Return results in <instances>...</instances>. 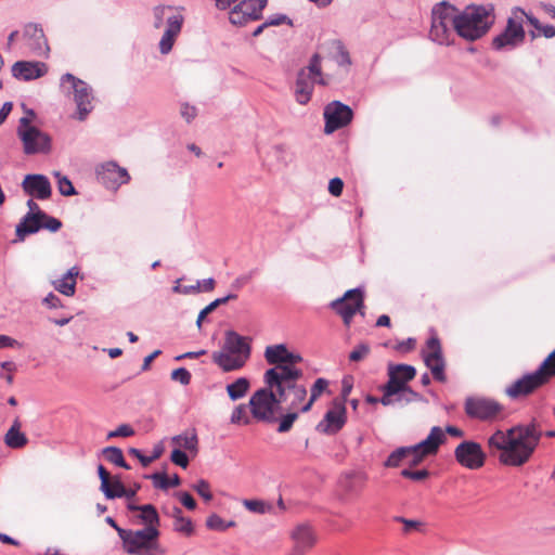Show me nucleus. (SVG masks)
<instances>
[{"label": "nucleus", "instance_id": "1", "mask_svg": "<svg viewBox=\"0 0 555 555\" xmlns=\"http://www.w3.org/2000/svg\"><path fill=\"white\" fill-rule=\"evenodd\" d=\"M542 436V429L533 420L505 430L496 429L488 437L487 449L502 465L521 467L533 456Z\"/></svg>", "mask_w": 555, "mask_h": 555}, {"label": "nucleus", "instance_id": "2", "mask_svg": "<svg viewBox=\"0 0 555 555\" xmlns=\"http://www.w3.org/2000/svg\"><path fill=\"white\" fill-rule=\"evenodd\" d=\"M456 35L467 41H476L483 37L494 24V5L487 3L470 4L463 10L456 8Z\"/></svg>", "mask_w": 555, "mask_h": 555}, {"label": "nucleus", "instance_id": "3", "mask_svg": "<svg viewBox=\"0 0 555 555\" xmlns=\"http://www.w3.org/2000/svg\"><path fill=\"white\" fill-rule=\"evenodd\" d=\"M250 357V345L246 337L234 331L225 332L220 350L211 353V359L223 372L241 370Z\"/></svg>", "mask_w": 555, "mask_h": 555}, {"label": "nucleus", "instance_id": "4", "mask_svg": "<svg viewBox=\"0 0 555 555\" xmlns=\"http://www.w3.org/2000/svg\"><path fill=\"white\" fill-rule=\"evenodd\" d=\"M184 9L182 7L156 5L153 8V27L160 29L165 27L163 36L158 42L159 52L167 55L173 48V44L182 30L184 24Z\"/></svg>", "mask_w": 555, "mask_h": 555}, {"label": "nucleus", "instance_id": "5", "mask_svg": "<svg viewBox=\"0 0 555 555\" xmlns=\"http://www.w3.org/2000/svg\"><path fill=\"white\" fill-rule=\"evenodd\" d=\"M159 530L153 527L119 530L124 551L130 555H163L165 551L159 544Z\"/></svg>", "mask_w": 555, "mask_h": 555}, {"label": "nucleus", "instance_id": "6", "mask_svg": "<svg viewBox=\"0 0 555 555\" xmlns=\"http://www.w3.org/2000/svg\"><path fill=\"white\" fill-rule=\"evenodd\" d=\"M456 23V7L446 1L435 4L431 9L429 38L441 46L453 43Z\"/></svg>", "mask_w": 555, "mask_h": 555}, {"label": "nucleus", "instance_id": "7", "mask_svg": "<svg viewBox=\"0 0 555 555\" xmlns=\"http://www.w3.org/2000/svg\"><path fill=\"white\" fill-rule=\"evenodd\" d=\"M60 87L64 94L73 95V100L77 106V119L83 121L94 108L92 88L86 81L69 73L61 77Z\"/></svg>", "mask_w": 555, "mask_h": 555}, {"label": "nucleus", "instance_id": "8", "mask_svg": "<svg viewBox=\"0 0 555 555\" xmlns=\"http://www.w3.org/2000/svg\"><path fill=\"white\" fill-rule=\"evenodd\" d=\"M280 395L270 386L256 390L249 399L248 405L253 417L260 422L274 423L281 410Z\"/></svg>", "mask_w": 555, "mask_h": 555}, {"label": "nucleus", "instance_id": "9", "mask_svg": "<svg viewBox=\"0 0 555 555\" xmlns=\"http://www.w3.org/2000/svg\"><path fill=\"white\" fill-rule=\"evenodd\" d=\"M317 82L325 85L321 72V56L318 53L311 56L309 65L300 69L297 75L295 98L299 104L305 105L310 101Z\"/></svg>", "mask_w": 555, "mask_h": 555}, {"label": "nucleus", "instance_id": "10", "mask_svg": "<svg viewBox=\"0 0 555 555\" xmlns=\"http://www.w3.org/2000/svg\"><path fill=\"white\" fill-rule=\"evenodd\" d=\"M17 135L23 142L26 155L47 154L51 151L50 135L33 126L29 117L20 119Z\"/></svg>", "mask_w": 555, "mask_h": 555}, {"label": "nucleus", "instance_id": "11", "mask_svg": "<svg viewBox=\"0 0 555 555\" xmlns=\"http://www.w3.org/2000/svg\"><path fill=\"white\" fill-rule=\"evenodd\" d=\"M522 14L525 11L515 8L512 16L507 20L505 29L492 39V47L498 51H511L521 44L525 40L522 26Z\"/></svg>", "mask_w": 555, "mask_h": 555}, {"label": "nucleus", "instance_id": "12", "mask_svg": "<svg viewBox=\"0 0 555 555\" xmlns=\"http://www.w3.org/2000/svg\"><path fill=\"white\" fill-rule=\"evenodd\" d=\"M551 378L547 372V362H542L537 371L529 373L512 383L505 390L512 399L526 397L543 386Z\"/></svg>", "mask_w": 555, "mask_h": 555}, {"label": "nucleus", "instance_id": "13", "mask_svg": "<svg viewBox=\"0 0 555 555\" xmlns=\"http://www.w3.org/2000/svg\"><path fill=\"white\" fill-rule=\"evenodd\" d=\"M464 410L470 418L490 422L501 414L503 405L490 398L468 397L465 400Z\"/></svg>", "mask_w": 555, "mask_h": 555}, {"label": "nucleus", "instance_id": "14", "mask_svg": "<svg viewBox=\"0 0 555 555\" xmlns=\"http://www.w3.org/2000/svg\"><path fill=\"white\" fill-rule=\"evenodd\" d=\"M95 177L98 182L109 191H117L122 184L130 181L127 169L113 160L99 164L95 167Z\"/></svg>", "mask_w": 555, "mask_h": 555}, {"label": "nucleus", "instance_id": "15", "mask_svg": "<svg viewBox=\"0 0 555 555\" xmlns=\"http://www.w3.org/2000/svg\"><path fill=\"white\" fill-rule=\"evenodd\" d=\"M302 377V371L285 363L275 365L266 371L263 382L267 386L275 388V390L283 395V389L289 385H294Z\"/></svg>", "mask_w": 555, "mask_h": 555}, {"label": "nucleus", "instance_id": "16", "mask_svg": "<svg viewBox=\"0 0 555 555\" xmlns=\"http://www.w3.org/2000/svg\"><path fill=\"white\" fill-rule=\"evenodd\" d=\"M363 306V292L358 287L347 291L343 297L331 302V308L343 318L347 326L350 325L354 314L361 311Z\"/></svg>", "mask_w": 555, "mask_h": 555}, {"label": "nucleus", "instance_id": "17", "mask_svg": "<svg viewBox=\"0 0 555 555\" xmlns=\"http://www.w3.org/2000/svg\"><path fill=\"white\" fill-rule=\"evenodd\" d=\"M455 460L460 465L468 469H478L483 466L486 453L478 442L465 440L454 451Z\"/></svg>", "mask_w": 555, "mask_h": 555}, {"label": "nucleus", "instance_id": "18", "mask_svg": "<svg viewBox=\"0 0 555 555\" xmlns=\"http://www.w3.org/2000/svg\"><path fill=\"white\" fill-rule=\"evenodd\" d=\"M347 422L346 405L343 400H333L332 406L317 425V430L325 435L337 434Z\"/></svg>", "mask_w": 555, "mask_h": 555}, {"label": "nucleus", "instance_id": "19", "mask_svg": "<svg viewBox=\"0 0 555 555\" xmlns=\"http://www.w3.org/2000/svg\"><path fill=\"white\" fill-rule=\"evenodd\" d=\"M324 132L330 134L347 126L352 119V109L339 101H333L324 108Z\"/></svg>", "mask_w": 555, "mask_h": 555}, {"label": "nucleus", "instance_id": "20", "mask_svg": "<svg viewBox=\"0 0 555 555\" xmlns=\"http://www.w3.org/2000/svg\"><path fill=\"white\" fill-rule=\"evenodd\" d=\"M264 9L259 0H242L230 12L229 20L233 25L243 26L251 21H257Z\"/></svg>", "mask_w": 555, "mask_h": 555}, {"label": "nucleus", "instance_id": "21", "mask_svg": "<svg viewBox=\"0 0 555 555\" xmlns=\"http://www.w3.org/2000/svg\"><path fill=\"white\" fill-rule=\"evenodd\" d=\"M25 47L35 56L48 57L50 47L43 29L37 24H28L23 31Z\"/></svg>", "mask_w": 555, "mask_h": 555}, {"label": "nucleus", "instance_id": "22", "mask_svg": "<svg viewBox=\"0 0 555 555\" xmlns=\"http://www.w3.org/2000/svg\"><path fill=\"white\" fill-rule=\"evenodd\" d=\"M424 361L436 380H446V364L442 357L441 345L437 337H431L427 340V352L424 353Z\"/></svg>", "mask_w": 555, "mask_h": 555}, {"label": "nucleus", "instance_id": "23", "mask_svg": "<svg viewBox=\"0 0 555 555\" xmlns=\"http://www.w3.org/2000/svg\"><path fill=\"white\" fill-rule=\"evenodd\" d=\"M48 73V66L43 62L18 61L12 66V75L24 81L34 80L44 76Z\"/></svg>", "mask_w": 555, "mask_h": 555}, {"label": "nucleus", "instance_id": "24", "mask_svg": "<svg viewBox=\"0 0 555 555\" xmlns=\"http://www.w3.org/2000/svg\"><path fill=\"white\" fill-rule=\"evenodd\" d=\"M280 395V401L285 402L287 409L297 410L302 413L308 411L304 410L305 402L308 400V391L302 384H292L283 389V395Z\"/></svg>", "mask_w": 555, "mask_h": 555}, {"label": "nucleus", "instance_id": "25", "mask_svg": "<svg viewBox=\"0 0 555 555\" xmlns=\"http://www.w3.org/2000/svg\"><path fill=\"white\" fill-rule=\"evenodd\" d=\"M22 186L26 194L38 199H47L51 196V183L43 175H27Z\"/></svg>", "mask_w": 555, "mask_h": 555}, {"label": "nucleus", "instance_id": "26", "mask_svg": "<svg viewBox=\"0 0 555 555\" xmlns=\"http://www.w3.org/2000/svg\"><path fill=\"white\" fill-rule=\"evenodd\" d=\"M446 439L447 436L443 429L439 426H434L427 438L414 444L413 449L420 450L423 454L435 455L439 447L446 442Z\"/></svg>", "mask_w": 555, "mask_h": 555}, {"label": "nucleus", "instance_id": "27", "mask_svg": "<svg viewBox=\"0 0 555 555\" xmlns=\"http://www.w3.org/2000/svg\"><path fill=\"white\" fill-rule=\"evenodd\" d=\"M41 217L46 212H27L16 225V235L23 240L28 234H34L41 229Z\"/></svg>", "mask_w": 555, "mask_h": 555}, {"label": "nucleus", "instance_id": "28", "mask_svg": "<svg viewBox=\"0 0 555 555\" xmlns=\"http://www.w3.org/2000/svg\"><path fill=\"white\" fill-rule=\"evenodd\" d=\"M171 442L178 447L177 449L184 450L193 456L198 453V437L194 428L173 436Z\"/></svg>", "mask_w": 555, "mask_h": 555}, {"label": "nucleus", "instance_id": "29", "mask_svg": "<svg viewBox=\"0 0 555 555\" xmlns=\"http://www.w3.org/2000/svg\"><path fill=\"white\" fill-rule=\"evenodd\" d=\"M297 550L306 552L315 543V535L308 525H299L292 534Z\"/></svg>", "mask_w": 555, "mask_h": 555}, {"label": "nucleus", "instance_id": "30", "mask_svg": "<svg viewBox=\"0 0 555 555\" xmlns=\"http://www.w3.org/2000/svg\"><path fill=\"white\" fill-rule=\"evenodd\" d=\"M331 57L332 60L346 72L349 70L352 65V61L348 50L341 40H332L330 42Z\"/></svg>", "mask_w": 555, "mask_h": 555}, {"label": "nucleus", "instance_id": "31", "mask_svg": "<svg viewBox=\"0 0 555 555\" xmlns=\"http://www.w3.org/2000/svg\"><path fill=\"white\" fill-rule=\"evenodd\" d=\"M78 274L79 269L72 267L60 280L53 282L54 288L65 296H73L76 291L75 278Z\"/></svg>", "mask_w": 555, "mask_h": 555}, {"label": "nucleus", "instance_id": "32", "mask_svg": "<svg viewBox=\"0 0 555 555\" xmlns=\"http://www.w3.org/2000/svg\"><path fill=\"white\" fill-rule=\"evenodd\" d=\"M4 442L11 449H21L25 447L28 439L24 433L21 431V423L15 420L13 425L4 435Z\"/></svg>", "mask_w": 555, "mask_h": 555}, {"label": "nucleus", "instance_id": "33", "mask_svg": "<svg viewBox=\"0 0 555 555\" xmlns=\"http://www.w3.org/2000/svg\"><path fill=\"white\" fill-rule=\"evenodd\" d=\"M366 480V474L361 472H352L346 474L341 478L340 485L347 492L353 493L360 491L364 487Z\"/></svg>", "mask_w": 555, "mask_h": 555}, {"label": "nucleus", "instance_id": "34", "mask_svg": "<svg viewBox=\"0 0 555 555\" xmlns=\"http://www.w3.org/2000/svg\"><path fill=\"white\" fill-rule=\"evenodd\" d=\"M138 519L141 524H143L144 528H157L159 527V515L152 504H144L140 507V511L138 512Z\"/></svg>", "mask_w": 555, "mask_h": 555}, {"label": "nucleus", "instance_id": "35", "mask_svg": "<svg viewBox=\"0 0 555 555\" xmlns=\"http://www.w3.org/2000/svg\"><path fill=\"white\" fill-rule=\"evenodd\" d=\"M250 388V382L246 377H238L227 385V393L232 401L244 398Z\"/></svg>", "mask_w": 555, "mask_h": 555}, {"label": "nucleus", "instance_id": "36", "mask_svg": "<svg viewBox=\"0 0 555 555\" xmlns=\"http://www.w3.org/2000/svg\"><path fill=\"white\" fill-rule=\"evenodd\" d=\"M173 529L185 535H191L194 531L192 520L182 515L180 507H175L172 511Z\"/></svg>", "mask_w": 555, "mask_h": 555}, {"label": "nucleus", "instance_id": "37", "mask_svg": "<svg viewBox=\"0 0 555 555\" xmlns=\"http://www.w3.org/2000/svg\"><path fill=\"white\" fill-rule=\"evenodd\" d=\"M287 348L283 344L268 346L264 351V358L270 364H283L286 359Z\"/></svg>", "mask_w": 555, "mask_h": 555}, {"label": "nucleus", "instance_id": "38", "mask_svg": "<svg viewBox=\"0 0 555 555\" xmlns=\"http://www.w3.org/2000/svg\"><path fill=\"white\" fill-rule=\"evenodd\" d=\"M328 387V380L325 378H317L313 383L311 389H310V396L305 402L304 410L310 411L314 402L321 397V395L327 389Z\"/></svg>", "mask_w": 555, "mask_h": 555}, {"label": "nucleus", "instance_id": "39", "mask_svg": "<svg viewBox=\"0 0 555 555\" xmlns=\"http://www.w3.org/2000/svg\"><path fill=\"white\" fill-rule=\"evenodd\" d=\"M101 491L104 493L106 499L113 500L116 498H122V494L126 493V487L119 477L115 476L109 479L106 483V488H103Z\"/></svg>", "mask_w": 555, "mask_h": 555}, {"label": "nucleus", "instance_id": "40", "mask_svg": "<svg viewBox=\"0 0 555 555\" xmlns=\"http://www.w3.org/2000/svg\"><path fill=\"white\" fill-rule=\"evenodd\" d=\"M150 478L153 480L154 487L163 490H167L170 487H178L181 482L177 474L168 478L165 473H154Z\"/></svg>", "mask_w": 555, "mask_h": 555}, {"label": "nucleus", "instance_id": "41", "mask_svg": "<svg viewBox=\"0 0 555 555\" xmlns=\"http://www.w3.org/2000/svg\"><path fill=\"white\" fill-rule=\"evenodd\" d=\"M102 452L108 462L125 469H130V466L126 463L122 451L119 448L106 447Z\"/></svg>", "mask_w": 555, "mask_h": 555}, {"label": "nucleus", "instance_id": "42", "mask_svg": "<svg viewBox=\"0 0 555 555\" xmlns=\"http://www.w3.org/2000/svg\"><path fill=\"white\" fill-rule=\"evenodd\" d=\"M301 412L297 410L287 409V412L285 414H282L281 417H278L279 426L278 431L279 433H287L292 429L294 423L299 417V414Z\"/></svg>", "mask_w": 555, "mask_h": 555}, {"label": "nucleus", "instance_id": "43", "mask_svg": "<svg viewBox=\"0 0 555 555\" xmlns=\"http://www.w3.org/2000/svg\"><path fill=\"white\" fill-rule=\"evenodd\" d=\"M243 505L251 513L263 515L273 512V505L263 500H244Z\"/></svg>", "mask_w": 555, "mask_h": 555}, {"label": "nucleus", "instance_id": "44", "mask_svg": "<svg viewBox=\"0 0 555 555\" xmlns=\"http://www.w3.org/2000/svg\"><path fill=\"white\" fill-rule=\"evenodd\" d=\"M412 449H409V447H400L396 449L389 454L384 465L386 467H398L404 459L409 457V452Z\"/></svg>", "mask_w": 555, "mask_h": 555}, {"label": "nucleus", "instance_id": "45", "mask_svg": "<svg viewBox=\"0 0 555 555\" xmlns=\"http://www.w3.org/2000/svg\"><path fill=\"white\" fill-rule=\"evenodd\" d=\"M206 526L210 530L221 531L222 532V531H225L227 529H229L231 527H234L235 526V521H233V520L225 521L219 515L211 514L207 518V520H206Z\"/></svg>", "mask_w": 555, "mask_h": 555}, {"label": "nucleus", "instance_id": "46", "mask_svg": "<svg viewBox=\"0 0 555 555\" xmlns=\"http://www.w3.org/2000/svg\"><path fill=\"white\" fill-rule=\"evenodd\" d=\"M389 367L396 371V374H398L399 379L402 380L405 385L408 382L412 380L416 374L415 367L409 364H396L390 365Z\"/></svg>", "mask_w": 555, "mask_h": 555}, {"label": "nucleus", "instance_id": "47", "mask_svg": "<svg viewBox=\"0 0 555 555\" xmlns=\"http://www.w3.org/2000/svg\"><path fill=\"white\" fill-rule=\"evenodd\" d=\"M389 379L384 387H386L390 393H395L396 396L400 395V392L408 386L402 380L399 379L396 371L388 369Z\"/></svg>", "mask_w": 555, "mask_h": 555}, {"label": "nucleus", "instance_id": "48", "mask_svg": "<svg viewBox=\"0 0 555 555\" xmlns=\"http://www.w3.org/2000/svg\"><path fill=\"white\" fill-rule=\"evenodd\" d=\"M54 177L57 179V188L62 195L70 196L76 194V190L67 177L62 176L59 171L54 172Z\"/></svg>", "mask_w": 555, "mask_h": 555}, {"label": "nucleus", "instance_id": "49", "mask_svg": "<svg viewBox=\"0 0 555 555\" xmlns=\"http://www.w3.org/2000/svg\"><path fill=\"white\" fill-rule=\"evenodd\" d=\"M422 399L421 395L414 391L412 388L406 386L400 395L396 396L397 403H411L414 401H420Z\"/></svg>", "mask_w": 555, "mask_h": 555}, {"label": "nucleus", "instance_id": "50", "mask_svg": "<svg viewBox=\"0 0 555 555\" xmlns=\"http://www.w3.org/2000/svg\"><path fill=\"white\" fill-rule=\"evenodd\" d=\"M230 422L232 424H249V418L247 417L246 415V405L245 404H238L237 406H235V409L233 410L232 414H231V417H230Z\"/></svg>", "mask_w": 555, "mask_h": 555}, {"label": "nucleus", "instance_id": "51", "mask_svg": "<svg viewBox=\"0 0 555 555\" xmlns=\"http://www.w3.org/2000/svg\"><path fill=\"white\" fill-rule=\"evenodd\" d=\"M192 488L201 495L205 501H210L212 499V494L210 491V485L208 481L204 479H199L196 483L192 486Z\"/></svg>", "mask_w": 555, "mask_h": 555}, {"label": "nucleus", "instance_id": "52", "mask_svg": "<svg viewBox=\"0 0 555 555\" xmlns=\"http://www.w3.org/2000/svg\"><path fill=\"white\" fill-rule=\"evenodd\" d=\"M370 353V347L367 344H359L353 348V350L349 353V360L353 362H358L366 358Z\"/></svg>", "mask_w": 555, "mask_h": 555}, {"label": "nucleus", "instance_id": "53", "mask_svg": "<svg viewBox=\"0 0 555 555\" xmlns=\"http://www.w3.org/2000/svg\"><path fill=\"white\" fill-rule=\"evenodd\" d=\"M274 157L282 163L283 165H287L292 160L291 153L288 152V149L283 145L279 144L273 147Z\"/></svg>", "mask_w": 555, "mask_h": 555}, {"label": "nucleus", "instance_id": "54", "mask_svg": "<svg viewBox=\"0 0 555 555\" xmlns=\"http://www.w3.org/2000/svg\"><path fill=\"white\" fill-rule=\"evenodd\" d=\"M171 378L186 386L191 383V373L184 367H179L171 372Z\"/></svg>", "mask_w": 555, "mask_h": 555}, {"label": "nucleus", "instance_id": "55", "mask_svg": "<svg viewBox=\"0 0 555 555\" xmlns=\"http://www.w3.org/2000/svg\"><path fill=\"white\" fill-rule=\"evenodd\" d=\"M62 228V222L46 214V217H41V229H47L50 232H56Z\"/></svg>", "mask_w": 555, "mask_h": 555}, {"label": "nucleus", "instance_id": "56", "mask_svg": "<svg viewBox=\"0 0 555 555\" xmlns=\"http://www.w3.org/2000/svg\"><path fill=\"white\" fill-rule=\"evenodd\" d=\"M170 460L173 464L186 468L189 465V457L186 453L180 449H173L170 455Z\"/></svg>", "mask_w": 555, "mask_h": 555}, {"label": "nucleus", "instance_id": "57", "mask_svg": "<svg viewBox=\"0 0 555 555\" xmlns=\"http://www.w3.org/2000/svg\"><path fill=\"white\" fill-rule=\"evenodd\" d=\"M134 434V430L130 425L121 424L115 430H112L107 434V439L116 438V437H130Z\"/></svg>", "mask_w": 555, "mask_h": 555}, {"label": "nucleus", "instance_id": "58", "mask_svg": "<svg viewBox=\"0 0 555 555\" xmlns=\"http://www.w3.org/2000/svg\"><path fill=\"white\" fill-rule=\"evenodd\" d=\"M401 476L404 478H409L415 481H421L426 479L429 476V472L427 469H421V470H411V469H403L401 472Z\"/></svg>", "mask_w": 555, "mask_h": 555}, {"label": "nucleus", "instance_id": "59", "mask_svg": "<svg viewBox=\"0 0 555 555\" xmlns=\"http://www.w3.org/2000/svg\"><path fill=\"white\" fill-rule=\"evenodd\" d=\"M201 289V283L197 282L195 285L181 286L180 280H177L176 285L172 287L173 293L192 294L197 293Z\"/></svg>", "mask_w": 555, "mask_h": 555}, {"label": "nucleus", "instance_id": "60", "mask_svg": "<svg viewBox=\"0 0 555 555\" xmlns=\"http://www.w3.org/2000/svg\"><path fill=\"white\" fill-rule=\"evenodd\" d=\"M343 189H344V182L340 178L336 177V178H333L330 180L328 192L333 196H340L343 193Z\"/></svg>", "mask_w": 555, "mask_h": 555}, {"label": "nucleus", "instance_id": "61", "mask_svg": "<svg viewBox=\"0 0 555 555\" xmlns=\"http://www.w3.org/2000/svg\"><path fill=\"white\" fill-rule=\"evenodd\" d=\"M181 116L188 121L191 122L197 115V111L195 106H192L188 103L181 105L180 109Z\"/></svg>", "mask_w": 555, "mask_h": 555}, {"label": "nucleus", "instance_id": "62", "mask_svg": "<svg viewBox=\"0 0 555 555\" xmlns=\"http://www.w3.org/2000/svg\"><path fill=\"white\" fill-rule=\"evenodd\" d=\"M409 449H412L409 452V459H410V465L416 466L423 462V460L428 456L427 454L421 453L420 450L413 449V446L409 447Z\"/></svg>", "mask_w": 555, "mask_h": 555}, {"label": "nucleus", "instance_id": "63", "mask_svg": "<svg viewBox=\"0 0 555 555\" xmlns=\"http://www.w3.org/2000/svg\"><path fill=\"white\" fill-rule=\"evenodd\" d=\"M291 24V20L284 14H276L274 16L269 17L264 23L263 26H278L282 25L284 23Z\"/></svg>", "mask_w": 555, "mask_h": 555}, {"label": "nucleus", "instance_id": "64", "mask_svg": "<svg viewBox=\"0 0 555 555\" xmlns=\"http://www.w3.org/2000/svg\"><path fill=\"white\" fill-rule=\"evenodd\" d=\"M179 499L182 505L188 509H194L196 507V502L189 492L179 493Z\"/></svg>", "mask_w": 555, "mask_h": 555}]
</instances>
